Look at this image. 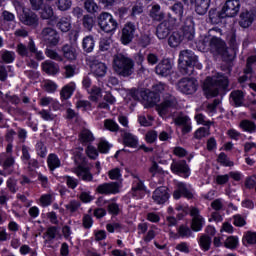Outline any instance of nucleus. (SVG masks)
I'll list each match as a JSON object with an SVG mask.
<instances>
[{
    "instance_id": "obj_5",
    "label": "nucleus",
    "mask_w": 256,
    "mask_h": 256,
    "mask_svg": "<svg viewBox=\"0 0 256 256\" xmlns=\"http://www.w3.org/2000/svg\"><path fill=\"white\" fill-rule=\"evenodd\" d=\"M210 52L213 55H218L223 61H229L231 54L227 42L220 37L212 36L210 39Z\"/></svg>"
},
{
    "instance_id": "obj_57",
    "label": "nucleus",
    "mask_w": 256,
    "mask_h": 256,
    "mask_svg": "<svg viewBox=\"0 0 256 256\" xmlns=\"http://www.w3.org/2000/svg\"><path fill=\"white\" fill-rule=\"evenodd\" d=\"M41 207H49L53 203V195L42 194L39 199Z\"/></svg>"
},
{
    "instance_id": "obj_35",
    "label": "nucleus",
    "mask_w": 256,
    "mask_h": 256,
    "mask_svg": "<svg viewBox=\"0 0 256 256\" xmlns=\"http://www.w3.org/2000/svg\"><path fill=\"white\" fill-rule=\"evenodd\" d=\"M240 129H242V131H244V133H255L256 132V124L255 122L248 120V119H244L240 122L239 124Z\"/></svg>"
},
{
    "instance_id": "obj_63",
    "label": "nucleus",
    "mask_w": 256,
    "mask_h": 256,
    "mask_svg": "<svg viewBox=\"0 0 256 256\" xmlns=\"http://www.w3.org/2000/svg\"><path fill=\"white\" fill-rule=\"evenodd\" d=\"M243 241H246L248 245H256V232L248 231L243 237Z\"/></svg>"
},
{
    "instance_id": "obj_10",
    "label": "nucleus",
    "mask_w": 256,
    "mask_h": 256,
    "mask_svg": "<svg viewBox=\"0 0 256 256\" xmlns=\"http://www.w3.org/2000/svg\"><path fill=\"white\" fill-rule=\"evenodd\" d=\"M137 31V26L133 22H126L122 28L120 41L122 45H129L135 39V32Z\"/></svg>"
},
{
    "instance_id": "obj_36",
    "label": "nucleus",
    "mask_w": 256,
    "mask_h": 256,
    "mask_svg": "<svg viewBox=\"0 0 256 256\" xmlns=\"http://www.w3.org/2000/svg\"><path fill=\"white\" fill-rule=\"evenodd\" d=\"M92 71L95 77H105L107 75V65L103 62H98L92 66Z\"/></svg>"
},
{
    "instance_id": "obj_41",
    "label": "nucleus",
    "mask_w": 256,
    "mask_h": 256,
    "mask_svg": "<svg viewBox=\"0 0 256 256\" xmlns=\"http://www.w3.org/2000/svg\"><path fill=\"white\" fill-rule=\"evenodd\" d=\"M177 107V100L173 97L165 98L160 104L161 111H167V109H175Z\"/></svg>"
},
{
    "instance_id": "obj_56",
    "label": "nucleus",
    "mask_w": 256,
    "mask_h": 256,
    "mask_svg": "<svg viewBox=\"0 0 256 256\" xmlns=\"http://www.w3.org/2000/svg\"><path fill=\"white\" fill-rule=\"evenodd\" d=\"M107 212L112 215V217H117L119 213H121V208H119V204L112 202L107 206Z\"/></svg>"
},
{
    "instance_id": "obj_1",
    "label": "nucleus",
    "mask_w": 256,
    "mask_h": 256,
    "mask_svg": "<svg viewBox=\"0 0 256 256\" xmlns=\"http://www.w3.org/2000/svg\"><path fill=\"white\" fill-rule=\"evenodd\" d=\"M203 91L207 99L227 95L229 91V78L225 74H218L216 78L208 76L203 84Z\"/></svg>"
},
{
    "instance_id": "obj_33",
    "label": "nucleus",
    "mask_w": 256,
    "mask_h": 256,
    "mask_svg": "<svg viewBox=\"0 0 256 256\" xmlns=\"http://www.w3.org/2000/svg\"><path fill=\"white\" fill-rule=\"evenodd\" d=\"M211 243H213V238L207 234H203L198 240V245L204 252H207L209 249H211Z\"/></svg>"
},
{
    "instance_id": "obj_58",
    "label": "nucleus",
    "mask_w": 256,
    "mask_h": 256,
    "mask_svg": "<svg viewBox=\"0 0 256 256\" xmlns=\"http://www.w3.org/2000/svg\"><path fill=\"white\" fill-rule=\"evenodd\" d=\"M14 165H15V158L13 156H9L3 161L2 168L10 171V173H13Z\"/></svg>"
},
{
    "instance_id": "obj_44",
    "label": "nucleus",
    "mask_w": 256,
    "mask_h": 256,
    "mask_svg": "<svg viewBox=\"0 0 256 256\" xmlns=\"http://www.w3.org/2000/svg\"><path fill=\"white\" fill-rule=\"evenodd\" d=\"M88 93L90 94L88 98L89 101H92L93 103H97V101H99V97H101L102 90L97 86H93L90 90H88Z\"/></svg>"
},
{
    "instance_id": "obj_45",
    "label": "nucleus",
    "mask_w": 256,
    "mask_h": 256,
    "mask_svg": "<svg viewBox=\"0 0 256 256\" xmlns=\"http://www.w3.org/2000/svg\"><path fill=\"white\" fill-rule=\"evenodd\" d=\"M79 140L81 143H93L95 141V137L93 136V133L90 130H84L79 135Z\"/></svg>"
},
{
    "instance_id": "obj_21",
    "label": "nucleus",
    "mask_w": 256,
    "mask_h": 256,
    "mask_svg": "<svg viewBox=\"0 0 256 256\" xmlns=\"http://www.w3.org/2000/svg\"><path fill=\"white\" fill-rule=\"evenodd\" d=\"M255 12L246 10L240 14V21L239 25L243 29H248V27H251L253 25V21H255Z\"/></svg>"
},
{
    "instance_id": "obj_53",
    "label": "nucleus",
    "mask_w": 256,
    "mask_h": 256,
    "mask_svg": "<svg viewBox=\"0 0 256 256\" xmlns=\"http://www.w3.org/2000/svg\"><path fill=\"white\" fill-rule=\"evenodd\" d=\"M203 218H193L191 223V229L195 233H199L203 229Z\"/></svg>"
},
{
    "instance_id": "obj_40",
    "label": "nucleus",
    "mask_w": 256,
    "mask_h": 256,
    "mask_svg": "<svg viewBox=\"0 0 256 256\" xmlns=\"http://www.w3.org/2000/svg\"><path fill=\"white\" fill-rule=\"evenodd\" d=\"M177 233L181 239H189L193 235V230L189 226L181 224L177 229Z\"/></svg>"
},
{
    "instance_id": "obj_9",
    "label": "nucleus",
    "mask_w": 256,
    "mask_h": 256,
    "mask_svg": "<svg viewBox=\"0 0 256 256\" xmlns=\"http://www.w3.org/2000/svg\"><path fill=\"white\" fill-rule=\"evenodd\" d=\"M41 35L42 39L44 40V43H46L48 47H57V45H59V32H57V30H55L54 28H43Z\"/></svg>"
},
{
    "instance_id": "obj_3",
    "label": "nucleus",
    "mask_w": 256,
    "mask_h": 256,
    "mask_svg": "<svg viewBox=\"0 0 256 256\" xmlns=\"http://www.w3.org/2000/svg\"><path fill=\"white\" fill-rule=\"evenodd\" d=\"M135 63L133 59L123 55L122 53L115 55L113 66L121 77H129L133 74V67Z\"/></svg>"
},
{
    "instance_id": "obj_37",
    "label": "nucleus",
    "mask_w": 256,
    "mask_h": 256,
    "mask_svg": "<svg viewBox=\"0 0 256 256\" xmlns=\"http://www.w3.org/2000/svg\"><path fill=\"white\" fill-rule=\"evenodd\" d=\"M150 17L154 21H163L165 19V13L161 12V6L159 4L152 6Z\"/></svg>"
},
{
    "instance_id": "obj_32",
    "label": "nucleus",
    "mask_w": 256,
    "mask_h": 256,
    "mask_svg": "<svg viewBox=\"0 0 256 256\" xmlns=\"http://www.w3.org/2000/svg\"><path fill=\"white\" fill-rule=\"evenodd\" d=\"M62 53L68 61H75L77 59V51L72 45L66 44L62 47Z\"/></svg>"
},
{
    "instance_id": "obj_59",
    "label": "nucleus",
    "mask_w": 256,
    "mask_h": 256,
    "mask_svg": "<svg viewBox=\"0 0 256 256\" xmlns=\"http://www.w3.org/2000/svg\"><path fill=\"white\" fill-rule=\"evenodd\" d=\"M36 155L41 157V159H45L47 157V146H45L43 142L36 144Z\"/></svg>"
},
{
    "instance_id": "obj_2",
    "label": "nucleus",
    "mask_w": 256,
    "mask_h": 256,
    "mask_svg": "<svg viewBox=\"0 0 256 256\" xmlns=\"http://www.w3.org/2000/svg\"><path fill=\"white\" fill-rule=\"evenodd\" d=\"M199 58L191 50H183L179 54L178 71L180 75H193L195 73V65Z\"/></svg>"
},
{
    "instance_id": "obj_28",
    "label": "nucleus",
    "mask_w": 256,
    "mask_h": 256,
    "mask_svg": "<svg viewBox=\"0 0 256 256\" xmlns=\"http://www.w3.org/2000/svg\"><path fill=\"white\" fill-rule=\"evenodd\" d=\"M123 139V145L125 147H130L131 149H137V146L139 145V140L137 137L132 135L129 132H125L122 136Z\"/></svg>"
},
{
    "instance_id": "obj_12",
    "label": "nucleus",
    "mask_w": 256,
    "mask_h": 256,
    "mask_svg": "<svg viewBox=\"0 0 256 256\" xmlns=\"http://www.w3.org/2000/svg\"><path fill=\"white\" fill-rule=\"evenodd\" d=\"M241 10V0H226L222 6V11L226 18L237 17Z\"/></svg>"
},
{
    "instance_id": "obj_47",
    "label": "nucleus",
    "mask_w": 256,
    "mask_h": 256,
    "mask_svg": "<svg viewBox=\"0 0 256 256\" xmlns=\"http://www.w3.org/2000/svg\"><path fill=\"white\" fill-rule=\"evenodd\" d=\"M217 163H220L222 167H233V165H235L233 161L229 160V157L227 156V154H225V152H221L218 155Z\"/></svg>"
},
{
    "instance_id": "obj_64",
    "label": "nucleus",
    "mask_w": 256,
    "mask_h": 256,
    "mask_svg": "<svg viewBox=\"0 0 256 256\" xmlns=\"http://www.w3.org/2000/svg\"><path fill=\"white\" fill-rule=\"evenodd\" d=\"M16 53H17L20 57H29V49H28L27 46H26L25 44H23V43L17 44Z\"/></svg>"
},
{
    "instance_id": "obj_54",
    "label": "nucleus",
    "mask_w": 256,
    "mask_h": 256,
    "mask_svg": "<svg viewBox=\"0 0 256 256\" xmlns=\"http://www.w3.org/2000/svg\"><path fill=\"white\" fill-rule=\"evenodd\" d=\"M1 59L4 63H13V61H15V52L4 50L2 52Z\"/></svg>"
},
{
    "instance_id": "obj_34",
    "label": "nucleus",
    "mask_w": 256,
    "mask_h": 256,
    "mask_svg": "<svg viewBox=\"0 0 256 256\" xmlns=\"http://www.w3.org/2000/svg\"><path fill=\"white\" fill-rule=\"evenodd\" d=\"M183 38L181 36V33L179 31L172 32V34L168 38V45L172 49H175V47H179L181 45Z\"/></svg>"
},
{
    "instance_id": "obj_22",
    "label": "nucleus",
    "mask_w": 256,
    "mask_h": 256,
    "mask_svg": "<svg viewBox=\"0 0 256 256\" xmlns=\"http://www.w3.org/2000/svg\"><path fill=\"white\" fill-rule=\"evenodd\" d=\"M174 123L175 125H178V127H182V135H187L193 131L189 116H179L175 119Z\"/></svg>"
},
{
    "instance_id": "obj_39",
    "label": "nucleus",
    "mask_w": 256,
    "mask_h": 256,
    "mask_svg": "<svg viewBox=\"0 0 256 256\" xmlns=\"http://www.w3.org/2000/svg\"><path fill=\"white\" fill-rule=\"evenodd\" d=\"M56 27H58V29L61 30L62 33H68V31H71V19L67 17H62L57 22Z\"/></svg>"
},
{
    "instance_id": "obj_43",
    "label": "nucleus",
    "mask_w": 256,
    "mask_h": 256,
    "mask_svg": "<svg viewBox=\"0 0 256 256\" xmlns=\"http://www.w3.org/2000/svg\"><path fill=\"white\" fill-rule=\"evenodd\" d=\"M224 247L226 249H231L232 251L234 249H237L239 247V237L237 236H229L224 242Z\"/></svg>"
},
{
    "instance_id": "obj_60",
    "label": "nucleus",
    "mask_w": 256,
    "mask_h": 256,
    "mask_svg": "<svg viewBox=\"0 0 256 256\" xmlns=\"http://www.w3.org/2000/svg\"><path fill=\"white\" fill-rule=\"evenodd\" d=\"M81 207V202L79 200H71L65 208L67 211H70V213H77L79 211V208Z\"/></svg>"
},
{
    "instance_id": "obj_4",
    "label": "nucleus",
    "mask_w": 256,
    "mask_h": 256,
    "mask_svg": "<svg viewBox=\"0 0 256 256\" xmlns=\"http://www.w3.org/2000/svg\"><path fill=\"white\" fill-rule=\"evenodd\" d=\"M97 25L104 33H115L119 28V23L109 12H101L97 16Z\"/></svg>"
},
{
    "instance_id": "obj_23",
    "label": "nucleus",
    "mask_w": 256,
    "mask_h": 256,
    "mask_svg": "<svg viewBox=\"0 0 256 256\" xmlns=\"http://www.w3.org/2000/svg\"><path fill=\"white\" fill-rule=\"evenodd\" d=\"M140 97H142V99L144 101L147 102L148 105H151L153 107V105L159 103V101L161 100V96H159V93L154 92L153 90H144L140 92Z\"/></svg>"
},
{
    "instance_id": "obj_27",
    "label": "nucleus",
    "mask_w": 256,
    "mask_h": 256,
    "mask_svg": "<svg viewBox=\"0 0 256 256\" xmlns=\"http://www.w3.org/2000/svg\"><path fill=\"white\" fill-rule=\"evenodd\" d=\"M24 165H26V170L30 177H35L37 175V169L41 168L39 160L35 158H31L26 163H24Z\"/></svg>"
},
{
    "instance_id": "obj_20",
    "label": "nucleus",
    "mask_w": 256,
    "mask_h": 256,
    "mask_svg": "<svg viewBox=\"0 0 256 256\" xmlns=\"http://www.w3.org/2000/svg\"><path fill=\"white\" fill-rule=\"evenodd\" d=\"M225 19H227V16L222 9L220 11L217 8L209 10V21L212 25H225Z\"/></svg>"
},
{
    "instance_id": "obj_38",
    "label": "nucleus",
    "mask_w": 256,
    "mask_h": 256,
    "mask_svg": "<svg viewBox=\"0 0 256 256\" xmlns=\"http://www.w3.org/2000/svg\"><path fill=\"white\" fill-rule=\"evenodd\" d=\"M82 48L86 53H92L95 49V38L93 36H86L82 42Z\"/></svg>"
},
{
    "instance_id": "obj_49",
    "label": "nucleus",
    "mask_w": 256,
    "mask_h": 256,
    "mask_svg": "<svg viewBox=\"0 0 256 256\" xmlns=\"http://www.w3.org/2000/svg\"><path fill=\"white\" fill-rule=\"evenodd\" d=\"M84 9L87 13H97L99 11V5H97L95 0H85Z\"/></svg>"
},
{
    "instance_id": "obj_62",
    "label": "nucleus",
    "mask_w": 256,
    "mask_h": 256,
    "mask_svg": "<svg viewBox=\"0 0 256 256\" xmlns=\"http://www.w3.org/2000/svg\"><path fill=\"white\" fill-rule=\"evenodd\" d=\"M111 147H113V145H111L109 142L107 141H101L98 144V151L99 153H101L102 155H107L109 153V151H111Z\"/></svg>"
},
{
    "instance_id": "obj_26",
    "label": "nucleus",
    "mask_w": 256,
    "mask_h": 256,
    "mask_svg": "<svg viewBox=\"0 0 256 256\" xmlns=\"http://www.w3.org/2000/svg\"><path fill=\"white\" fill-rule=\"evenodd\" d=\"M77 176L79 179H82V181H85L86 183H91V181H93V174L91 173V169L86 166H78Z\"/></svg>"
},
{
    "instance_id": "obj_19",
    "label": "nucleus",
    "mask_w": 256,
    "mask_h": 256,
    "mask_svg": "<svg viewBox=\"0 0 256 256\" xmlns=\"http://www.w3.org/2000/svg\"><path fill=\"white\" fill-rule=\"evenodd\" d=\"M181 197H184V199L191 200L195 196L193 195V191H191L189 188H187V184L185 182H179L177 184L176 190L173 192V199L176 201L181 199Z\"/></svg>"
},
{
    "instance_id": "obj_24",
    "label": "nucleus",
    "mask_w": 256,
    "mask_h": 256,
    "mask_svg": "<svg viewBox=\"0 0 256 256\" xmlns=\"http://www.w3.org/2000/svg\"><path fill=\"white\" fill-rule=\"evenodd\" d=\"M193 7L197 15H206L211 7V0H195Z\"/></svg>"
},
{
    "instance_id": "obj_50",
    "label": "nucleus",
    "mask_w": 256,
    "mask_h": 256,
    "mask_svg": "<svg viewBox=\"0 0 256 256\" xmlns=\"http://www.w3.org/2000/svg\"><path fill=\"white\" fill-rule=\"evenodd\" d=\"M79 199L82 203L87 204L94 201L95 196L91 195V191L86 190V191L80 192Z\"/></svg>"
},
{
    "instance_id": "obj_13",
    "label": "nucleus",
    "mask_w": 256,
    "mask_h": 256,
    "mask_svg": "<svg viewBox=\"0 0 256 256\" xmlns=\"http://www.w3.org/2000/svg\"><path fill=\"white\" fill-rule=\"evenodd\" d=\"M20 21L23 25H26L27 27H37L39 25V17L29 8L22 9Z\"/></svg>"
},
{
    "instance_id": "obj_48",
    "label": "nucleus",
    "mask_w": 256,
    "mask_h": 256,
    "mask_svg": "<svg viewBox=\"0 0 256 256\" xmlns=\"http://www.w3.org/2000/svg\"><path fill=\"white\" fill-rule=\"evenodd\" d=\"M73 5V1L71 0H56L55 6L58 11H69V8Z\"/></svg>"
},
{
    "instance_id": "obj_52",
    "label": "nucleus",
    "mask_w": 256,
    "mask_h": 256,
    "mask_svg": "<svg viewBox=\"0 0 256 256\" xmlns=\"http://www.w3.org/2000/svg\"><path fill=\"white\" fill-rule=\"evenodd\" d=\"M211 37L209 36H205L202 39H200L196 45L198 47V49L202 50V51H206L207 47H211Z\"/></svg>"
},
{
    "instance_id": "obj_46",
    "label": "nucleus",
    "mask_w": 256,
    "mask_h": 256,
    "mask_svg": "<svg viewBox=\"0 0 256 256\" xmlns=\"http://www.w3.org/2000/svg\"><path fill=\"white\" fill-rule=\"evenodd\" d=\"M82 25L86 31H92L95 27V18L89 15H84L82 18Z\"/></svg>"
},
{
    "instance_id": "obj_15",
    "label": "nucleus",
    "mask_w": 256,
    "mask_h": 256,
    "mask_svg": "<svg viewBox=\"0 0 256 256\" xmlns=\"http://www.w3.org/2000/svg\"><path fill=\"white\" fill-rule=\"evenodd\" d=\"M175 22L171 20H163L157 27H156V37L160 40L167 39L169 35H171V31H173V27Z\"/></svg>"
},
{
    "instance_id": "obj_51",
    "label": "nucleus",
    "mask_w": 256,
    "mask_h": 256,
    "mask_svg": "<svg viewBox=\"0 0 256 256\" xmlns=\"http://www.w3.org/2000/svg\"><path fill=\"white\" fill-rule=\"evenodd\" d=\"M104 127L112 133H117V131H119V124L112 119H106L104 122Z\"/></svg>"
},
{
    "instance_id": "obj_30",
    "label": "nucleus",
    "mask_w": 256,
    "mask_h": 256,
    "mask_svg": "<svg viewBox=\"0 0 256 256\" xmlns=\"http://www.w3.org/2000/svg\"><path fill=\"white\" fill-rule=\"evenodd\" d=\"M230 98L234 103V107H243L245 101V93L242 90H234L230 93Z\"/></svg>"
},
{
    "instance_id": "obj_8",
    "label": "nucleus",
    "mask_w": 256,
    "mask_h": 256,
    "mask_svg": "<svg viewBox=\"0 0 256 256\" xmlns=\"http://www.w3.org/2000/svg\"><path fill=\"white\" fill-rule=\"evenodd\" d=\"M171 172L182 179H189L191 177V167L187 164V160L173 161L170 166Z\"/></svg>"
},
{
    "instance_id": "obj_25",
    "label": "nucleus",
    "mask_w": 256,
    "mask_h": 256,
    "mask_svg": "<svg viewBox=\"0 0 256 256\" xmlns=\"http://www.w3.org/2000/svg\"><path fill=\"white\" fill-rule=\"evenodd\" d=\"M46 163L50 173L55 172L56 169H59V167H61V159L55 153H50L48 155Z\"/></svg>"
},
{
    "instance_id": "obj_61",
    "label": "nucleus",
    "mask_w": 256,
    "mask_h": 256,
    "mask_svg": "<svg viewBox=\"0 0 256 256\" xmlns=\"http://www.w3.org/2000/svg\"><path fill=\"white\" fill-rule=\"evenodd\" d=\"M93 223H95V221L93 220V216H91V214L83 215L82 227H84L85 229H91V227H93Z\"/></svg>"
},
{
    "instance_id": "obj_55",
    "label": "nucleus",
    "mask_w": 256,
    "mask_h": 256,
    "mask_svg": "<svg viewBox=\"0 0 256 256\" xmlns=\"http://www.w3.org/2000/svg\"><path fill=\"white\" fill-rule=\"evenodd\" d=\"M76 107L77 109H82V111H93V104L89 100H78Z\"/></svg>"
},
{
    "instance_id": "obj_6",
    "label": "nucleus",
    "mask_w": 256,
    "mask_h": 256,
    "mask_svg": "<svg viewBox=\"0 0 256 256\" xmlns=\"http://www.w3.org/2000/svg\"><path fill=\"white\" fill-rule=\"evenodd\" d=\"M176 87L183 95H193L197 93L199 82L195 78L184 77L178 81Z\"/></svg>"
},
{
    "instance_id": "obj_18",
    "label": "nucleus",
    "mask_w": 256,
    "mask_h": 256,
    "mask_svg": "<svg viewBox=\"0 0 256 256\" xmlns=\"http://www.w3.org/2000/svg\"><path fill=\"white\" fill-rule=\"evenodd\" d=\"M172 70H173V63L169 58L162 59L160 62L157 63L155 67V73L160 77H169V75H171Z\"/></svg>"
},
{
    "instance_id": "obj_29",
    "label": "nucleus",
    "mask_w": 256,
    "mask_h": 256,
    "mask_svg": "<svg viewBox=\"0 0 256 256\" xmlns=\"http://www.w3.org/2000/svg\"><path fill=\"white\" fill-rule=\"evenodd\" d=\"M42 70L46 75L55 76L57 73H59V65L53 61H45L42 63Z\"/></svg>"
},
{
    "instance_id": "obj_17",
    "label": "nucleus",
    "mask_w": 256,
    "mask_h": 256,
    "mask_svg": "<svg viewBox=\"0 0 256 256\" xmlns=\"http://www.w3.org/2000/svg\"><path fill=\"white\" fill-rule=\"evenodd\" d=\"M98 195H117L119 193V182H105L96 187Z\"/></svg>"
},
{
    "instance_id": "obj_31",
    "label": "nucleus",
    "mask_w": 256,
    "mask_h": 256,
    "mask_svg": "<svg viewBox=\"0 0 256 256\" xmlns=\"http://www.w3.org/2000/svg\"><path fill=\"white\" fill-rule=\"evenodd\" d=\"M73 93H75V83L65 85L60 91L61 101H67V99H71V97H73Z\"/></svg>"
},
{
    "instance_id": "obj_16",
    "label": "nucleus",
    "mask_w": 256,
    "mask_h": 256,
    "mask_svg": "<svg viewBox=\"0 0 256 256\" xmlns=\"http://www.w3.org/2000/svg\"><path fill=\"white\" fill-rule=\"evenodd\" d=\"M185 15V6L181 2H175L170 6V12L168 13V20L175 23L176 21H183Z\"/></svg>"
},
{
    "instance_id": "obj_42",
    "label": "nucleus",
    "mask_w": 256,
    "mask_h": 256,
    "mask_svg": "<svg viewBox=\"0 0 256 256\" xmlns=\"http://www.w3.org/2000/svg\"><path fill=\"white\" fill-rule=\"evenodd\" d=\"M41 9H42V11L40 12L41 19H50L51 21L55 19V13L53 12V7L49 5H44Z\"/></svg>"
},
{
    "instance_id": "obj_14",
    "label": "nucleus",
    "mask_w": 256,
    "mask_h": 256,
    "mask_svg": "<svg viewBox=\"0 0 256 256\" xmlns=\"http://www.w3.org/2000/svg\"><path fill=\"white\" fill-rule=\"evenodd\" d=\"M178 32L181 34L183 41H193L195 39V22L193 19L188 18Z\"/></svg>"
},
{
    "instance_id": "obj_11",
    "label": "nucleus",
    "mask_w": 256,
    "mask_h": 256,
    "mask_svg": "<svg viewBox=\"0 0 256 256\" xmlns=\"http://www.w3.org/2000/svg\"><path fill=\"white\" fill-rule=\"evenodd\" d=\"M171 199L169 188L165 186L157 187L152 193V200L155 205H165Z\"/></svg>"
},
{
    "instance_id": "obj_7",
    "label": "nucleus",
    "mask_w": 256,
    "mask_h": 256,
    "mask_svg": "<svg viewBox=\"0 0 256 256\" xmlns=\"http://www.w3.org/2000/svg\"><path fill=\"white\" fill-rule=\"evenodd\" d=\"M134 179L137 180L133 181L129 195L132 199L139 201L147 194V186H145V180H142L139 176L135 175Z\"/></svg>"
}]
</instances>
